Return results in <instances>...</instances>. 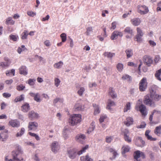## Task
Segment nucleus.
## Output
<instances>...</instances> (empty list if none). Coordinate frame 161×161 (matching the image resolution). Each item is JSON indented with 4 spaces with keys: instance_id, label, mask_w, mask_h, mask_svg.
Here are the masks:
<instances>
[{
    "instance_id": "nucleus-49",
    "label": "nucleus",
    "mask_w": 161,
    "mask_h": 161,
    "mask_svg": "<svg viewBox=\"0 0 161 161\" xmlns=\"http://www.w3.org/2000/svg\"><path fill=\"white\" fill-rule=\"evenodd\" d=\"M122 79L123 80H127L128 81H130L131 80L130 77L129 75L126 74L123 75L122 76Z\"/></svg>"
},
{
    "instance_id": "nucleus-10",
    "label": "nucleus",
    "mask_w": 161,
    "mask_h": 161,
    "mask_svg": "<svg viewBox=\"0 0 161 161\" xmlns=\"http://www.w3.org/2000/svg\"><path fill=\"white\" fill-rule=\"evenodd\" d=\"M145 142L142 140L141 137H137L136 138L135 144L138 147H143L145 145Z\"/></svg>"
},
{
    "instance_id": "nucleus-52",
    "label": "nucleus",
    "mask_w": 161,
    "mask_h": 161,
    "mask_svg": "<svg viewBox=\"0 0 161 161\" xmlns=\"http://www.w3.org/2000/svg\"><path fill=\"white\" fill-rule=\"evenodd\" d=\"M26 49L24 45H22L21 47H19L17 49V52L18 53L20 54L21 52Z\"/></svg>"
},
{
    "instance_id": "nucleus-15",
    "label": "nucleus",
    "mask_w": 161,
    "mask_h": 161,
    "mask_svg": "<svg viewBox=\"0 0 161 161\" xmlns=\"http://www.w3.org/2000/svg\"><path fill=\"white\" fill-rule=\"evenodd\" d=\"M85 138L86 136L85 135L82 134H78L75 137L76 141L81 143H83Z\"/></svg>"
},
{
    "instance_id": "nucleus-55",
    "label": "nucleus",
    "mask_w": 161,
    "mask_h": 161,
    "mask_svg": "<svg viewBox=\"0 0 161 161\" xmlns=\"http://www.w3.org/2000/svg\"><path fill=\"white\" fill-rule=\"evenodd\" d=\"M36 80L35 79H29L28 80V83L30 86H33L35 84Z\"/></svg>"
},
{
    "instance_id": "nucleus-25",
    "label": "nucleus",
    "mask_w": 161,
    "mask_h": 161,
    "mask_svg": "<svg viewBox=\"0 0 161 161\" xmlns=\"http://www.w3.org/2000/svg\"><path fill=\"white\" fill-rule=\"evenodd\" d=\"M131 21L132 25L135 26L139 25L141 23L140 19L138 18H134Z\"/></svg>"
},
{
    "instance_id": "nucleus-53",
    "label": "nucleus",
    "mask_w": 161,
    "mask_h": 161,
    "mask_svg": "<svg viewBox=\"0 0 161 161\" xmlns=\"http://www.w3.org/2000/svg\"><path fill=\"white\" fill-rule=\"evenodd\" d=\"M130 109V104L129 102L127 103L125 106V108L124 109V112H127L128 110Z\"/></svg>"
},
{
    "instance_id": "nucleus-34",
    "label": "nucleus",
    "mask_w": 161,
    "mask_h": 161,
    "mask_svg": "<svg viewBox=\"0 0 161 161\" xmlns=\"http://www.w3.org/2000/svg\"><path fill=\"white\" fill-rule=\"evenodd\" d=\"M124 31L125 33L129 34L131 35H133V30L130 27H126L124 30Z\"/></svg>"
},
{
    "instance_id": "nucleus-16",
    "label": "nucleus",
    "mask_w": 161,
    "mask_h": 161,
    "mask_svg": "<svg viewBox=\"0 0 161 161\" xmlns=\"http://www.w3.org/2000/svg\"><path fill=\"white\" fill-rule=\"evenodd\" d=\"M38 124L35 122H30L29 123L28 128L29 130H35L37 128Z\"/></svg>"
},
{
    "instance_id": "nucleus-28",
    "label": "nucleus",
    "mask_w": 161,
    "mask_h": 161,
    "mask_svg": "<svg viewBox=\"0 0 161 161\" xmlns=\"http://www.w3.org/2000/svg\"><path fill=\"white\" fill-rule=\"evenodd\" d=\"M125 53L128 58L132 57L133 55V51L130 49H127L125 51Z\"/></svg>"
},
{
    "instance_id": "nucleus-13",
    "label": "nucleus",
    "mask_w": 161,
    "mask_h": 161,
    "mask_svg": "<svg viewBox=\"0 0 161 161\" xmlns=\"http://www.w3.org/2000/svg\"><path fill=\"white\" fill-rule=\"evenodd\" d=\"M135 109L137 111L139 110L143 115H146V107L143 104H142L139 107L137 106L135 107Z\"/></svg>"
},
{
    "instance_id": "nucleus-37",
    "label": "nucleus",
    "mask_w": 161,
    "mask_h": 161,
    "mask_svg": "<svg viewBox=\"0 0 161 161\" xmlns=\"http://www.w3.org/2000/svg\"><path fill=\"white\" fill-rule=\"evenodd\" d=\"M109 151L111 153H112L113 156L112 159H114L117 155H118L117 152L113 148H109L108 149Z\"/></svg>"
},
{
    "instance_id": "nucleus-22",
    "label": "nucleus",
    "mask_w": 161,
    "mask_h": 161,
    "mask_svg": "<svg viewBox=\"0 0 161 161\" xmlns=\"http://www.w3.org/2000/svg\"><path fill=\"white\" fill-rule=\"evenodd\" d=\"M74 108L76 111H82L84 109V106L81 103H78L75 105Z\"/></svg>"
},
{
    "instance_id": "nucleus-21",
    "label": "nucleus",
    "mask_w": 161,
    "mask_h": 161,
    "mask_svg": "<svg viewBox=\"0 0 161 161\" xmlns=\"http://www.w3.org/2000/svg\"><path fill=\"white\" fill-rule=\"evenodd\" d=\"M133 122V119L130 117H127L125 121H124V124L127 126H129L132 125Z\"/></svg>"
},
{
    "instance_id": "nucleus-43",
    "label": "nucleus",
    "mask_w": 161,
    "mask_h": 161,
    "mask_svg": "<svg viewBox=\"0 0 161 161\" xmlns=\"http://www.w3.org/2000/svg\"><path fill=\"white\" fill-rule=\"evenodd\" d=\"M95 128V126L94 125V123L93 122L91 123L90 127L89 128L87 132L89 134L93 131L94 130Z\"/></svg>"
},
{
    "instance_id": "nucleus-50",
    "label": "nucleus",
    "mask_w": 161,
    "mask_h": 161,
    "mask_svg": "<svg viewBox=\"0 0 161 161\" xmlns=\"http://www.w3.org/2000/svg\"><path fill=\"white\" fill-rule=\"evenodd\" d=\"M117 68L119 72H121L123 69V65L121 63H119L117 65Z\"/></svg>"
},
{
    "instance_id": "nucleus-18",
    "label": "nucleus",
    "mask_w": 161,
    "mask_h": 161,
    "mask_svg": "<svg viewBox=\"0 0 161 161\" xmlns=\"http://www.w3.org/2000/svg\"><path fill=\"white\" fill-rule=\"evenodd\" d=\"M19 73L21 75H26L28 74V70L25 66H22L19 69Z\"/></svg>"
},
{
    "instance_id": "nucleus-60",
    "label": "nucleus",
    "mask_w": 161,
    "mask_h": 161,
    "mask_svg": "<svg viewBox=\"0 0 161 161\" xmlns=\"http://www.w3.org/2000/svg\"><path fill=\"white\" fill-rule=\"evenodd\" d=\"M129 135H127L124 136V138L125 141L127 142H130L131 141V138L129 137Z\"/></svg>"
},
{
    "instance_id": "nucleus-26",
    "label": "nucleus",
    "mask_w": 161,
    "mask_h": 161,
    "mask_svg": "<svg viewBox=\"0 0 161 161\" xmlns=\"http://www.w3.org/2000/svg\"><path fill=\"white\" fill-rule=\"evenodd\" d=\"M141 156V151H137L135 152L134 153V158L135 161H140L138 160V158Z\"/></svg>"
},
{
    "instance_id": "nucleus-62",
    "label": "nucleus",
    "mask_w": 161,
    "mask_h": 161,
    "mask_svg": "<svg viewBox=\"0 0 161 161\" xmlns=\"http://www.w3.org/2000/svg\"><path fill=\"white\" fill-rule=\"evenodd\" d=\"M107 116L106 115H102L99 119V122L100 123L103 122L105 119H106Z\"/></svg>"
},
{
    "instance_id": "nucleus-7",
    "label": "nucleus",
    "mask_w": 161,
    "mask_h": 161,
    "mask_svg": "<svg viewBox=\"0 0 161 161\" xmlns=\"http://www.w3.org/2000/svg\"><path fill=\"white\" fill-rule=\"evenodd\" d=\"M150 97L154 100L158 101L161 98V95L156 93V92L153 89L150 91Z\"/></svg>"
},
{
    "instance_id": "nucleus-12",
    "label": "nucleus",
    "mask_w": 161,
    "mask_h": 161,
    "mask_svg": "<svg viewBox=\"0 0 161 161\" xmlns=\"http://www.w3.org/2000/svg\"><path fill=\"white\" fill-rule=\"evenodd\" d=\"M8 124L14 128H18L20 126V122L16 119H11L9 121Z\"/></svg>"
},
{
    "instance_id": "nucleus-63",
    "label": "nucleus",
    "mask_w": 161,
    "mask_h": 161,
    "mask_svg": "<svg viewBox=\"0 0 161 161\" xmlns=\"http://www.w3.org/2000/svg\"><path fill=\"white\" fill-rule=\"evenodd\" d=\"M25 87V86H23L22 84H21L18 86L17 89L19 91H21L23 90Z\"/></svg>"
},
{
    "instance_id": "nucleus-41",
    "label": "nucleus",
    "mask_w": 161,
    "mask_h": 161,
    "mask_svg": "<svg viewBox=\"0 0 161 161\" xmlns=\"http://www.w3.org/2000/svg\"><path fill=\"white\" fill-rule=\"evenodd\" d=\"M28 35V31L26 30H25L21 34L22 39L23 40L26 39Z\"/></svg>"
},
{
    "instance_id": "nucleus-38",
    "label": "nucleus",
    "mask_w": 161,
    "mask_h": 161,
    "mask_svg": "<svg viewBox=\"0 0 161 161\" xmlns=\"http://www.w3.org/2000/svg\"><path fill=\"white\" fill-rule=\"evenodd\" d=\"M14 23V21L12 19L11 17H9L8 18L6 21V24L7 25L11 24L13 25Z\"/></svg>"
},
{
    "instance_id": "nucleus-32",
    "label": "nucleus",
    "mask_w": 161,
    "mask_h": 161,
    "mask_svg": "<svg viewBox=\"0 0 161 161\" xmlns=\"http://www.w3.org/2000/svg\"><path fill=\"white\" fill-rule=\"evenodd\" d=\"M115 105V103L114 101L111 99H108L107 108L108 109H110L111 107Z\"/></svg>"
},
{
    "instance_id": "nucleus-4",
    "label": "nucleus",
    "mask_w": 161,
    "mask_h": 161,
    "mask_svg": "<svg viewBox=\"0 0 161 161\" xmlns=\"http://www.w3.org/2000/svg\"><path fill=\"white\" fill-rule=\"evenodd\" d=\"M137 9L138 13L141 15L147 14L149 12L148 8L145 5H139Z\"/></svg>"
},
{
    "instance_id": "nucleus-40",
    "label": "nucleus",
    "mask_w": 161,
    "mask_h": 161,
    "mask_svg": "<svg viewBox=\"0 0 161 161\" xmlns=\"http://www.w3.org/2000/svg\"><path fill=\"white\" fill-rule=\"evenodd\" d=\"M25 131V128H22L19 132H17L16 134V136L17 137H21L24 134Z\"/></svg>"
},
{
    "instance_id": "nucleus-44",
    "label": "nucleus",
    "mask_w": 161,
    "mask_h": 161,
    "mask_svg": "<svg viewBox=\"0 0 161 161\" xmlns=\"http://www.w3.org/2000/svg\"><path fill=\"white\" fill-rule=\"evenodd\" d=\"M88 145H86L85 147H83L81 150L77 152V154L79 155L82 154L83 153L85 152L86 150L88 148Z\"/></svg>"
},
{
    "instance_id": "nucleus-3",
    "label": "nucleus",
    "mask_w": 161,
    "mask_h": 161,
    "mask_svg": "<svg viewBox=\"0 0 161 161\" xmlns=\"http://www.w3.org/2000/svg\"><path fill=\"white\" fill-rule=\"evenodd\" d=\"M139 85V89L140 91L144 92L146 90L147 87V78L143 77L140 80Z\"/></svg>"
},
{
    "instance_id": "nucleus-39",
    "label": "nucleus",
    "mask_w": 161,
    "mask_h": 161,
    "mask_svg": "<svg viewBox=\"0 0 161 161\" xmlns=\"http://www.w3.org/2000/svg\"><path fill=\"white\" fill-rule=\"evenodd\" d=\"M130 148L128 146H124L122 147L123 154H125V153L128 152Z\"/></svg>"
},
{
    "instance_id": "nucleus-35",
    "label": "nucleus",
    "mask_w": 161,
    "mask_h": 161,
    "mask_svg": "<svg viewBox=\"0 0 161 161\" xmlns=\"http://www.w3.org/2000/svg\"><path fill=\"white\" fill-rule=\"evenodd\" d=\"M161 75V69L156 71L155 74V77L157 79L161 81V78L160 77V75Z\"/></svg>"
},
{
    "instance_id": "nucleus-29",
    "label": "nucleus",
    "mask_w": 161,
    "mask_h": 161,
    "mask_svg": "<svg viewBox=\"0 0 161 161\" xmlns=\"http://www.w3.org/2000/svg\"><path fill=\"white\" fill-rule=\"evenodd\" d=\"M70 133L69 130L68 129L64 128L63 132V134L65 139H66L68 137Z\"/></svg>"
},
{
    "instance_id": "nucleus-23",
    "label": "nucleus",
    "mask_w": 161,
    "mask_h": 161,
    "mask_svg": "<svg viewBox=\"0 0 161 161\" xmlns=\"http://www.w3.org/2000/svg\"><path fill=\"white\" fill-rule=\"evenodd\" d=\"M21 107L22 111L24 112H27L30 108L29 104L26 103H24Z\"/></svg>"
},
{
    "instance_id": "nucleus-2",
    "label": "nucleus",
    "mask_w": 161,
    "mask_h": 161,
    "mask_svg": "<svg viewBox=\"0 0 161 161\" xmlns=\"http://www.w3.org/2000/svg\"><path fill=\"white\" fill-rule=\"evenodd\" d=\"M81 115L80 114H74L69 119V122L72 125H76L81 121Z\"/></svg>"
},
{
    "instance_id": "nucleus-59",
    "label": "nucleus",
    "mask_w": 161,
    "mask_h": 161,
    "mask_svg": "<svg viewBox=\"0 0 161 161\" xmlns=\"http://www.w3.org/2000/svg\"><path fill=\"white\" fill-rule=\"evenodd\" d=\"M27 14L30 16L34 17L36 15V13L31 11H29L27 12Z\"/></svg>"
},
{
    "instance_id": "nucleus-46",
    "label": "nucleus",
    "mask_w": 161,
    "mask_h": 161,
    "mask_svg": "<svg viewBox=\"0 0 161 161\" xmlns=\"http://www.w3.org/2000/svg\"><path fill=\"white\" fill-rule=\"evenodd\" d=\"M86 31L85 32V34L87 35H90L91 33L93 32V28L92 27H89L86 28Z\"/></svg>"
},
{
    "instance_id": "nucleus-56",
    "label": "nucleus",
    "mask_w": 161,
    "mask_h": 161,
    "mask_svg": "<svg viewBox=\"0 0 161 161\" xmlns=\"http://www.w3.org/2000/svg\"><path fill=\"white\" fill-rule=\"evenodd\" d=\"M60 37L62 39V41L64 42L66 40V35L65 33H63L61 34Z\"/></svg>"
},
{
    "instance_id": "nucleus-27",
    "label": "nucleus",
    "mask_w": 161,
    "mask_h": 161,
    "mask_svg": "<svg viewBox=\"0 0 161 161\" xmlns=\"http://www.w3.org/2000/svg\"><path fill=\"white\" fill-rule=\"evenodd\" d=\"M4 62H3L4 63V65L6 68L8 67L11 63V61L10 59L7 57H5L4 59Z\"/></svg>"
},
{
    "instance_id": "nucleus-24",
    "label": "nucleus",
    "mask_w": 161,
    "mask_h": 161,
    "mask_svg": "<svg viewBox=\"0 0 161 161\" xmlns=\"http://www.w3.org/2000/svg\"><path fill=\"white\" fill-rule=\"evenodd\" d=\"M150 132V130H147L145 133V136L148 140L151 141H155L157 140L156 138H153L151 136H150L149 134Z\"/></svg>"
},
{
    "instance_id": "nucleus-45",
    "label": "nucleus",
    "mask_w": 161,
    "mask_h": 161,
    "mask_svg": "<svg viewBox=\"0 0 161 161\" xmlns=\"http://www.w3.org/2000/svg\"><path fill=\"white\" fill-rule=\"evenodd\" d=\"M93 106L94 108V114H98L100 112V110L99 109V107L96 104H93Z\"/></svg>"
},
{
    "instance_id": "nucleus-17",
    "label": "nucleus",
    "mask_w": 161,
    "mask_h": 161,
    "mask_svg": "<svg viewBox=\"0 0 161 161\" xmlns=\"http://www.w3.org/2000/svg\"><path fill=\"white\" fill-rule=\"evenodd\" d=\"M68 154L70 158L74 159L76 155V152L74 149H71L68 151Z\"/></svg>"
},
{
    "instance_id": "nucleus-19",
    "label": "nucleus",
    "mask_w": 161,
    "mask_h": 161,
    "mask_svg": "<svg viewBox=\"0 0 161 161\" xmlns=\"http://www.w3.org/2000/svg\"><path fill=\"white\" fill-rule=\"evenodd\" d=\"M108 94L113 98H116L117 97V94L112 87H110L108 90Z\"/></svg>"
},
{
    "instance_id": "nucleus-61",
    "label": "nucleus",
    "mask_w": 161,
    "mask_h": 161,
    "mask_svg": "<svg viewBox=\"0 0 161 161\" xmlns=\"http://www.w3.org/2000/svg\"><path fill=\"white\" fill-rule=\"evenodd\" d=\"M54 81L55 86L56 87H58L60 83V81L59 79L56 78L55 79Z\"/></svg>"
},
{
    "instance_id": "nucleus-1",
    "label": "nucleus",
    "mask_w": 161,
    "mask_h": 161,
    "mask_svg": "<svg viewBox=\"0 0 161 161\" xmlns=\"http://www.w3.org/2000/svg\"><path fill=\"white\" fill-rule=\"evenodd\" d=\"M23 153V151L21 147L18 146L16 149L12 152V159H9L8 161H25L21 156Z\"/></svg>"
},
{
    "instance_id": "nucleus-8",
    "label": "nucleus",
    "mask_w": 161,
    "mask_h": 161,
    "mask_svg": "<svg viewBox=\"0 0 161 161\" xmlns=\"http://www.w3.org/2000/svg\"><path fill=\"white\" fill-rule=\"evenodd\" d=\"M51 148L53 153H57L60 148L58 142L56 141L53 142L51 144Z\"/></svg>"
},
{
    "instance_id": "nucleus-42",
    "label": "nucleus",
    "mask_w": 161,
    "mask_h": 161,
    "mask_svg": "<svg viewBox=\"0 0 161 161\" xmlns=\"http://www.w3.org/2000/svg\"><path fill=\"white\" fill-rule=\"evenodd\" d=\"M63 64V63L62 61H59V62L56 63L54 64V67L57 69H60Z\"/></svg>"
},
{
    "instance_id": "nucleus-20",
    "label": "nucleus",
    "mask_w": 161,
    "mask_h": 161,
    "mask_svg": "<svg viewBox=\"0 0 161 161\" xmlns=\"http://www.w3.org/2000/svg\"><path fill=\"white\" fill-rule=\"evenodd\" d=\"M28 116L29 118L32 119L37 118L39 116V114L33 111H31L29 113Z\"/></svg>"
},
{
    "instance_id": "nucleus-5",
    "label": "nucleus",
    "mask_w": 161,
    "mask_h": 161,
    "mask_svg": "<svg viewBox=\"0 0 161 161\" xmlns=\"http://www.w3.org/2000/svg\"><path fill=\"white\" fill-rule=\"evenodd\" d=\"M150 96L147 95L145 96L144 103L147 105H149L151 107H154L155 104L153 102L150 98Z\"/></svg>"
},
{
    "instance_id": "nucleus-57",
    "label": "nucleus",
    "mask_w": 161,
    "mask_h": 161,
    "mask_svg": "<svg viewBox=\"0 0 161 161\" xmlns=\"http://www.w3.org/2000/svg\"><path fill=\"white\" fill-rule=\"evenodd\" d=\"M13 74V75H15V70L14 69H12L10 71H7L6 72V75L7 76H9L10 74Z\"/></svg>"
},
{
    "instance_id": "nucleus-51",
    "label": "nucleus",
    "mask_w": 161,
    "mask_h": 161,
    "mask_svg": "<svg viewBox=\"0 0 161 161\" xmlns=\"http://www.w3.org/2000/svg\"><path fill=\"white\" fill-rule=\"evenodd\" d=\"M18 38V36H17L14 35H10L9 36V38L10 40H13L14 42H16L17 41V39Z\"/></svg>"
},
{
    "instance_id": "nucleus-58",
    "label": "nucleus",
    "mask_w": 161,
    "mask_h": 161,
    "mask_svg": "<svg viewBox=\"0 0 161 161\" xmlns=\"http://www.w3.org/2000/svg\"><path fill=\"white\" fill-rule=\"evenodd\" d=\"M146 126V124L144 122H142L140 125L137 126V128L142 129L145 127Z\"/></svg>"
},
{
    "instance_id": "nucleus-14",
    "label": "nucleus",
    "mask_w": 161,
    "mask_h": 161,
    "mask_svg": "<svg viewBox=\"0 0 161 161\" xmlns=\"http://www.w3.org/2000/svg\"><path fill=\"white\" fill-rule=\"evenodd\" d=\"M118 36L121 37L123 36V34L121 32L114 31L112 33L111 38L112 40L116 39Z\"/></svg>"
},
{
    "instance_id": "nucleus-30",
    "label": "nucleus",
    "mask_w": 161,
    "mask_h": 161,
    "mask_svg": "<svg viewBox=\"0 0 161 161\" xmlns=\"http://www.w3.org/2000/svg\"><path fill=\"white\" fill-rule=\"evenodd\" d=\"M161 128L160 125L156 127L154 130V132L155 134L158 136H160L161 134Z\"/></svg>"
},
{
    "instance_id": "nucleus-31",
    "label": "nucleus",
    "mask_w": 161,
    "mask_h": 161,
    "mask_svg": "<svg viewBox=\"0 0 161 161\" xmlns=\"http://www.w3.org/2000/svg\"><path fill=\"white\" fill-rule=\"evenodd\" d=\"M81 161H92L93 159H92L88 155H87L86 156H83L80 157Z\"/></svg>"
},
{
    "instance_id": "nucleus-48",
    "label": "nucleus",
    "mask_w": 161,
    "mask_h": 161,
    "mask_svg": "<svg viewBox=\"0 0 161 161\" xmlns=\"http://www.w3.org/2000/svg\"><path fill=\"white\" fill-rule=\"evenodd\" d=\"M104 69L106 71L107 75H110L111 74L112 69L109 67H106L104 68Z\"/></svg>"
},
{
    "instance_id": "nucleus-9",
    "label": "nucleus",
    "mask_w": 161,
    "mask_h": 161,
    "mask_svg": "<svg viewBox=\"0 0 161 161\" xmlns=\"http://www.w3.org/2000/svg\"><path fill=\"white\" fill-rule=\"evenodd\" d=\"M143 61L144 64H146L148 66H150L153 61L152 58L147 55H145L144 57Z\"/></svg>"
},
{
    "instance_id": "nucleus-33",
    "label": "nucleus",
    "mask_w": 161,
    "mask_h": 161,
    "mask_svg": "<svg viewBox=\"0 0 161 161\" xmlns=\"http://www.w3.org/2000/svg\"><path fill=\"white\" fill-rule=\"evenodd\" d=\"M103 55L108 58H112V57L115 56V54L114 53L110 52H105L104 53Z\"/></svg>"
},
{
    "instance_id": "nucleus-36",
    "label": "nucleus",
    "mask_w": 161,
    "mask_h": 161,
    "mask_svg": "<svg viewBox=\"0 0 161 161\" xmlns=\"http://www.w3.org/2000/svg\"><path fill=\"white\" fill-rule=\"evenodd\" d=\"M24 98V95L22 94L20 96L17 97L14 99V102L16 103L21 102L23 100Z\"/></svg>"
},
{
    "instance_id": "nucleus-64",
    "label": "nucleus",
    "mask_w": 161,
    "mask_h": 161,
    "mask_svg": "<svg viewBox=\"0 0 161 161\" xmlns=\"http://www.w3.org/2000/svg\"><path fill=\"white\" fill-rule=\"evenodd\" d=\"M124 136L130 135V133L129 130L127 129H125L123 131Z\"/></svg>"
},
{
    "instance_id": "nucleus-54",
    "label": "nucleus",
    "mask_w": 161,
    "mask_h": 161,
    "mask_svg": "<svg viewBox=\"0 0 161 161\" xmlns=\"http://www.w3.org/2000/svg\"><path fill=\"white\" fill-rule=\"evenodd\" d=\"M63 99L59 98H56L54 99L53 100V103L55 104L58 102H59L61 103H63Z\"/></svg>"
},
{
    "instance_id": "nucleus-6",
    "label": "nucleus",
    "mask_w": 161,
    "mask_h": 161,
    "mask_svg": "<svg viewBox=\"0 0 161 161\" xmlns=\"http://www.w3.org/2000/svg\"><path fill=\"white\" fill-rule=\"evenodd\" d=\"M136 30L137 34L135 36V39L137 42H140L142 40V37L144 33L139 28L137 27Z\"/></svg>"
},
{
    "instance_id": "nucleus-47",
    "label": "nucleus",
    "mask_w": 161,
    "mask_h": 161,
    "mask_svg": "<svg viewBox=\"0 0 161 161\" xmlns=\"http://www.w3.org/2000/svg\"><path fill=\"white\" fill-rule=\"evenodd\" d=\"M85 90L84 87H80L77 91L78 94L80 96H82Z\"/></svg>"
},
{
    "instance_id": "nucleus-11",
    "label": "nucleus",
    "mask_w": 161,
    "mask_h": 161,
    "mask_svg": "<svg viewBox=\"0 0 161 161\" xmlns=\"http://www.w3.org/2000/svg\"><path fill=\"white\" fill-rule=\"evenodd\" d=\"M29 94L31 97H33L34 100L37 102H40L41 101L40 95L39 93H34L30 92Z\"/></svg>"
}]
</instances>
